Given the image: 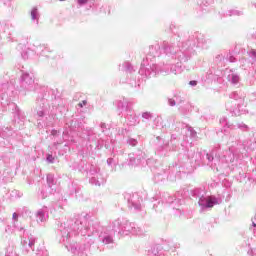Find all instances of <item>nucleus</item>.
Segmentation results:
<instances>
[{
  "mask_svg": "<svg viewBox=\"0 0 256 256\" xmlns=\"http://www.w3.org/2000/svg\"><path fill=\"white\" fill-rule=\"evenodd\" d=\"M189 85L196 86L197 82L196 81H191V82H189Z\"/></svg>",
  "mask_w": 256,
  "mask_h": 256,
  "instance_id": "obj_5",
  "label": "nucleus"
},
{
  "mask_svg": "<svg viewBox=\"0 0 256 256\" xmlns=\"http://www.w3.org/2000/svg\"><path fill=\"white\" fill-rule=\"evenodd\" d=\"M59 1H65V0H59Z\"/></svg>",
  "mask_w": 256,
  "mask_h": 256,
  "instance_id": "obj_6",
  "label": "nucleus"
},
{
  "mask_svg": "<svg viewBox=\"0 0 256 256\" xmlns=\"http://www.w3.org/2000/svg\"><path fill=\"white\" fill-rule=\"evenodd\" d=\"M87 2H88V0H78V3H79L80 5L85 4V3H87Z\"/></svg>",
  "mask_w": 256,
  "mask_h": 256,
  "instance_id": "obj_3",
  "label": "nucleus"
},
{
  "mask_svg": "<svg viewBox=\"0 0 256 256\" xmlns=\"http://www.w3.org/2000/svg\"><path fill=\"white\" fill-rule=\"evenodd\" d=\"M17 217H18V216H17V214H16V213H13V214H12V218H13V220L17 221Z\"/></svg>",
  "mask_w": 256,
  "mask_h": 256,
  "instance_id": "obj_4",
  "label": "nucleus"
},
{
  "mask_svg": "<svg viewBox=\"0 0 256 256\" xmlns=\"http://www.w3.org/2000/svg\"><path fill=\"white\" fill-rule=\"evenodd\" d=\"M85 105H87V101H86V100H84V101H82V102H80V103L78 104V106H79L80 108H83Z\"/></svg>",
  "mask_w": 256,
  "mask_h": 256,
  "instance_id": "obj_2",
  "label": "nucleus"
},
{
  "mask_svg": "<svg viewBox=\"0 0 256 256\" xmlns=\"http://www.w3.org/2000/svg\"><path fill=\"white\" fill-rule=\"evenodd\" d=\"M207 207L208 208L214 207V201L211 198H208L207 200Z\"/></svg>",
  "mask_w": 256,
  "mask_h": 256,
  "instance_id": "obj_1",
  "label": "nucleus"
}]
</instances>
